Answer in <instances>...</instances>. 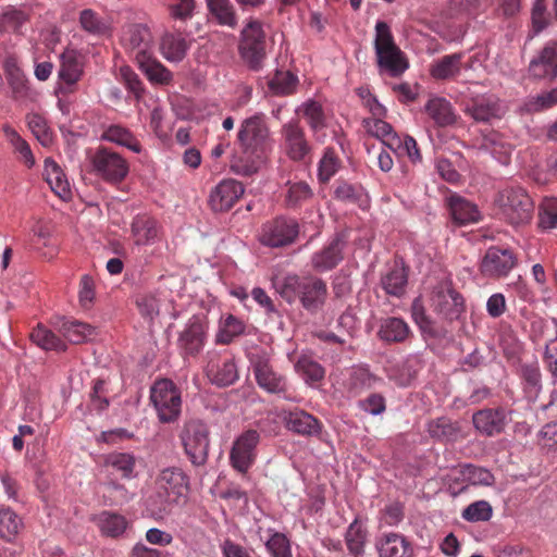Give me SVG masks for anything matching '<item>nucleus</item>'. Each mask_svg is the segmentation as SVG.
<instances>
[{
    "instance_id": "f257e3e1",
    "label": "nucleus",
    "mask_w": 557,
    "mask_h": 557,
    "mask_svg": "<svg viewBox=\"0 0 557 557\" xmlns=\"http://www.w3.org/2000/svg\"><path fill=\"white\" fill-rule=\"evenodd\" d=\"M494 203L500 218L513 226L527 224L533 216V200L520 186L500 189L495 196Z\"/></svg>"
},
{
    "instance_id": "f03ea898",
    "label": "nucleus",
    "mask_w": 557,
    "mask_h": 557,
    "mask_svg": "<svg viewBox=\"0 0 557 557\" xmlns=\"http://www.w3.org/2000/svg\"><path fill=\"white\" fill-rule=\"evenodd\" d=\"M209 435L210 431L205 421L191 418L184 422L178 436L193 466L200 467L207 463L210 446Z\"/></svg>"
},
{
    "instance_id": "7ed1b4c3",
    "label": "nucleus",
    "mask_w": 557,
    "mask_h": 557,
    "mask_svg": "<svg viewBox=\"0 0 557 557\" xmlns=\"http://www.w3.org/2000/svg\"><path fill=\"white\" fill-rule=\"evenodd\" d=\"M253 375L258 386L269 394L282 396L285 400L297 401L285 374L277 371L264 354L250 357Z\"/></svg>"
},
{
    "instance_id": "20e7f679",
    "label": "nucleus",
    "mask_w": 557,
    "mask_h": 557,
    "mask_svg": "<svg viewBox=\"0 0 557 557\" xmlns=\"http://www.w3.org/2000/svg\"><path fill=\"white\" fill-rule=\"evenodd\" d=\"M267 35L262 23L249 20L240 32L238 52L244 63L251 71H259L267 57Z\"/></svg>"
},
{
    "instance_id": "39448f33",
    "label": "nucleus",
    "mask_w": 557,
    "mask_h": 557,
    "mask_svg": "<svg viewBox=\"0 0 557 557\" xmlns=\"http://www.w3.org/2000/svg\"><path fill=\"white\" fill-rule=\"evenodd\" d=\"M158 509L165 511L172 504H178L187 498L189 478L177 467L163 469L157 478Z\"/></svg>"
},
{
    "instance_id": "423d86ee",
    "label": "nucleus",
    "mask_w": 557,
    "mask_h": 557,
    "mask_svg": "<svg viewBox=\"0 0 557 557\" xmlns=\"http://www.w3.org/2000/svg\"><path fill=\"white\" fill-rule=\"evenodd\" d=\"M374 48L379 65L386 69L393 76L401 74L408 67L386 22L379 21L375 25Z\"/></svg>"
},
{
    "instance_id": "0eeeda50",
    "label": "nucleus",
    "mask_w": 557,
    "mask_h": 557,
    "mask_svg": "<svg viewBox=\"0 0 557 557\" xmlns=\"http://www.w3.org/2000/svg\"><path fill=\"white\" fill-rule=\"evenodd\" d=\"M94 173L103 182L119 185L129 173L128 161L117 151L99 146L90 157Z\"/></svg>"
},
{
    "instance_id": "6e6552de",
    "label": "nucleus",
    "mask_w": 557,
    "mask_h": 557,
    "mask_svg": "<svg viewBox=\"0 0 557 557\" xmlns=\"http://www.w3.org/2000/svg\"><path fill=\"white\" fill-rule=\"evenodd\" d=\"M150 400L162 423L175 422L182 411L181 391L169 379H161L150 388Z\"/></svg>"
},
{
    "instance_id": "1a4fd4ad",
    "label": "nucleus",
    "mask_w": 557,
    "mask_h": 557,
    "mask_svg": "<svg viewBox=\"0 0 557 557\" xmlns=\"http://www.w3.org/2000/svg\"><path fill=\"white\" fill-rule=\"evenodd\" d=\"M281 146L284 153L294 162L309 164L312 161V145L298 120L285 123L281 128Z\"/></svg>"
},
{
    "instance_id": "9d476101",
    "label": "nucleus",
    "mask_w": 557,
    "mask_h": 557,
    "mask_svg": "<svg viewBox=\"0 0 557 557\" xmlns=\"http://www.w3.org/2000/svg\"><path fill=\"white\" fill-rule=\"evenodd\" d=\"M83 75L84 63L81 54L75 50H65L60 55L55 95L65 97L76 92Z\"/></svg>"
},
{
    "instance_id": "9b49d317",
    "label": "nucleus",
    "mask_w": 557,
    "mask_h": 557,
    "mask_svg": "<svg viewBox=\"0 0 557 557\" xmlns=\"http://www.w3.org/2000/svg\"><path fill=\"white\" fill-rule=\"evenodd\" d=\"M260 433L249 429L238 435L233 442L230 451V463L234 470L246 474L256 462Z\"/></svg>"
},
{
    "instance_id": "f8f14e48",
    "label": "nucleus",
    "mask_w": 557,
    "mask_h": 557,
    "mask_svg": "<svg viewBox=\"0 0 557 557\" xmlns=\"http://www.w3.org/2000/svg\"><path fill=\"white\" fill-rule=\"evenodd\" d=\"M432 306L434 312L446 322L459 320L465 312L462 296L448 281L441 282L434 288Z\"/></svg>"
},
{
    "instance_id": "ddd939ff",
    "label": "nucleus",
    "mask_w": 557,
    "mask_h": 557,
    "mask_svg": "<svg viewBox=\"0 0 557 557\" xmlns=\"http://www.w3.org/2000/svg\"><path fill=\"white\" fill-rule=\"evenodd\" d=\"M299 233V225L295 219L277 216L262 225L260 243L264 246L278 248L290 245Z\"/></svg>"
},
{
    "instance_id": "4468645a",
    "label": "nucleus",
    "mask_w": 557,
    "mask_h": 557,
    "mask_svg": "<svg viewBox=\"0 0 557 557\" xmlns=\"http://www.w3.org/2000/svg\"><path fill=\"white\" fill-rule=\"evenodd\" d=\"M268 137L269 128L262 114L246 119L242 123L237 135L242 149L262 152L264 154Z\"/></svg>"
},
{
    "instance_id": "2eb2a0df",
    "label": "nucleus",
    "mask_w": 557,
    "mask_h": 557,
    "mask_svg": "<svg viewBox=\"0 0 557 557\" xmlns=\"http://www.w3.org/2000/svg\"><path fill=\"white\" fill-rule=\"evenodd\" d=\"M517 263L512 250L490 247L481 261L480 271L485 277L498 280L506 277Z\"/></svg>"
},
{
    "instance_id": "dca6fc26",
    "label": "nucleus",
    "mask_w": 557,
    "mask_h": 557,
    "mask_svg": "<svg viewBox=\"0 0 557 557\" xmlns=\"http://www.w3.org/2000/svg\"><path fill=\"white\" fill-rule=\"evenodd\" d=\"M245 193L244 185L233 178L222 180L210 191L208 205L214 212H227Z\"/></svg>"
},
{
    "instance_id": "f3484780",
    "label": "nucleus",
    "mask_w": 557,
    "mask_h": 557,
    "mask_svg": "<svg viewBox=\"0 0 557 557\" xmlns=\"http://www.w3.org/2000/svg\"><path fill=\"white\" fill-rule=\"evenodd\" d=\"M207 323L202 317L193 315L180 333L177 345L185 356H197L205 345Z\"/></svg>"
},
{
    "instance_id": "a211bd4d",
    "label": "nucleus",
    "mask_w": 557,
    "mask_h": 557,
    "mask_svg": "<svg viewBox=\"0 0 557 557\" xmlns=\"http://www.w3.org/2000/svg\"><path fill=\"white\" fill-rule=\"evenodd\" d=\"M465 112L476 122L488 123L502 119L505 109L496 96L484 95L472 98L467 103Z\"/></svg>"
},
{
    "instance_id": "6ab92c4d",
    "label": "nucleus",
    "mask_w": 557,
    "mask_h": 557,
    "mask_svg": "<svg viewBox=\"0 0 557 557\" xmlns=\"http://www.w3.org/2000/svg\"><path fill=\"white\" fill-rule=\"evenodd\" d=\"M379 557H414L412 542L398 532H383L375 539Z\"/></svg>"
},
{
    "instance_id": "aec40b11",
    "label": "nucleus",
    "mask_w": 557,
    "mask_h": 557,
    "mask_svg": "<svg viewBox=\"0 0 557 557\" xmlns=\"http://www.w3.org/2000/svg\"><path fill=\"white\" fill-rule=\"evenodd\" d=\"M529 73L534 78L553 81L557 77V42L548 41L530 61Z\"/></svg>"
},
{
    "instance_id": "412c9836",
    "label": "nucleus",
    "mask_w": 557,
    "mask_h": 557,
    "mask_svg": "<svg viewBox=\"0 0 557 557\" xmlns=\"http://www.w3.org/2000/svg\"><path fill=\"white\" fill-rule=\"evenodd\" d=\"M206 373L210 382L216 386H230L238 380L237 366L228 356L214 355L210 358Z\"/></svg>"
},
{
    "instance_id": "4be33fe9",
    "label": "nucleus",
    "mask_w": 557,
    "mask_h": 557,
    "mask_svg": "<svg viewBox=\"0 0 557 557\" xmlns=\"http://www.w3.org/2000/svg\"><path fill=\"white\" fill-rule=\"evenodd\" d=\"M472 422L483 435L494 436L504 431L507 424V412L504 408L482 409L473 414Z\"/></svg>"
},
{
    "instance_id": "5701e85b",
    "label": "nucleus",
    "mask_w": 557,
    "mask_h": 557,
    "mask_svg": "<svg viewBox=\"0 0 557 557\" xmlns=\"http://www.w3.org/2000/svg\"><path fill=\"white\" fill-rule=\"evenodd\" d=\"M326 297L327 286L322 278L314 276L304 277L299 299L306 310L317 312L324 305Z\"/></svg>"
},
{
    "instance_id": "b1692460",
    "label": "nucleus",
    "mask_w": 557,
    "mask_h": 557,
    "mask_svg": "<svg viewBox=\"0 0 557 557\" xmlns=\"http://www.w3.org/2000/svg\"><path fill=\"white\" fill-rule=\"evenodd\" d=\"M121 44L134 57L141 51L151 52L152 35L144 24H129L123 28Z\"/></svg>"
},
{
    "instance_id": "393cba45",
    "label": "nucleus",
    "mask_w": 557,
    "mask_h": 557,
    "mask_svg": "<svg viewBox=\"0 0 557 557\" xmlns=\"http://www.w3.org/2000/svg\"><path fill=\"white\" fill-rule=\"evenodd\" d=\"M131 236L135 245H153L160 240V226L150 215L137 214L131 223Z\"/></svg>"
},
{
    "instance_id": "a878e982",
    "label": "nucleus",
    "mask_w": 557,
    "mask_h": 557,
    "mask_svg": "<svg viewBox=\"0 0 557 557\" xmlns=\"http://www.w3.org/2000/svg\"><path fill=\"white\" fill-rule=\"evenodd\" d=\"M287 430L301 436H319L322 423L311 413L305 410H293L284 417Z\"/></svg>"
},
{
    "instance_id": "bb28decb",
    "label": "nucleus",
    "mask_w": 557,
    "mask_h": 557,
    "mask_svg": "<svg viewBox=\"0 0 557 557\" xmlns=\"http://www.w3.org/2000/svg\"><path fill=\"white\" fill-rule=\"evenodd\" d=\"M344 242L339 236L334 237L320 251L311 257V265L317 272L331 271L343 260Z\"/></svg>"
},
{
    "instance_id": "cd10ccee",
    "label": "nucleus",
    "mask_w": 557,
    "mask_h": 557,
    "mask_svg": "<svg viewBox=\"0 0 557 557\" xmlns=\"http://www.w3.org/2000/svg\"><path fill=\"white\" fill-rule=\"evenodd\" d=\"M138 67L153 84L168 85L172 82L173 75L151 52L141 51L135 55Z\"/></svg>"
},
{
    "instance_id": "c85d7f7f",
    "label": "nucleus",
    "mask_w": 557,
    "mask_h": 557,
    "mask_svg": "<svg viewBox=\"0 0 557 557\" xmlns=\"http://www.w3.org/2000/svg\"><path fill=\"white\" fill-rule=\"evenodd\" d=\"M412 336L408 323L397 317H388L381 321L377 337L386 344H403Z\"/></svg>"
},
{
    "instance_id": "c756f323",
    "label": "nucleus",
    "mask_w": 557,
    "mask_h": 557,
    "mask_svg": "<svg viewBox=\"0 0 557 557\" xmlns=\"http://www.w3.org/2000/svg\"><path fill=\"white\" fill-rule=\"evenodd\" d=\"M8 84L15 100L27 99L30 96L29 83L14 57H8L3 62Z\"/></svg>"
},
{
    "instance_id": "7c9ffc66",
    "label": "nucleus",
    "mask_w": 557,
    "mask_h": 557,
    "mask_svg": "<svg viewBox=\"0 0 557 557\" xmlns=\"http://www.w3.org/2000/svg\"><path fill=\"white\" fill-rule=\"evenodd\" d=\"M100 139L124 147L134 153H141L144 151V148L136 135L122 124H111L106 126Z\"/></svg>"
},
{
    "instance_id": "2f4dec72",
    "label": "nucleus",
    "mask_w": 557,
    "mask_h": 557,
    "mask_svg": "<svg viewBox=\"0 0 557 557\" xmlns=\"http://www.w3.org/2000/svg\"><path fill=\"white\" fill-rule=\"evenodd\" d=\"M447 206L453 221L457 224L475 223L481 219L478 207L459 195H450L447 198Z\"/></svg>"
},
{
    "instance_id": "473e14b6",
    "label": "nucleus",
    "mask_w": 557,
    "mask_h": 557,
    "mask_svg": "<svg viewBox=\"0 0 557 557\" xmlns=\"http://www.w3.org/2000/svg\"><path fill=\"white\" fill-rule=\"evenodd\" d=\"M462 53L447 54L434 62L430 67V75L437 81L455 79L462 67H470L462 64Z\"/></svg>"
},
{
    "instance_id": "72a5a7b5",
    "label": "nucleus",
    "mask_w": 557,
    "mask_h": 557,
    "mask_svg": "<svg viewBox=\"0 0 557 557\" xmlns=\"http://www.w3.org/2000/svg\"><path fill=\"white\" fill-rule=\"evenodd\" d=\"M484 0H450L447 7L446 14L450 18L458 21L457 35L463 33V25L467 20L479 13Z\"/></svg>"
},
{
    "instance_id": "f704fd0d",
    "label": "nucleus",
    "mask_w": 557,
    "mask_h": 557,
    "mask_svg": "<svg viewBox=\"0 0 557 557\" xmlns=\"http://www.w3.org/2000/svg\"><path fill=\"white\" fill-rule=\"evenodd\" d=\"M425 112L440 126L445 127L456 122V114L451 103L442 97H433L425 103Z\"/></svg>"
},
{
    "instance_id": "c9c22d12",
    "label": "nucleus",
    "mask_w": 557,
    "mask_h": 557,
    "mask_svg": "<svg viewBox=\"0 0 557 557\" xmlns=\"http://www.w3.org/2000/svg\"><path fill=\"white\" fill-rule=\"evenodd\" d=\"M189 46L182 34L166 33L161 38L160 51L168 61L180 62L186 57Z\"/></svg>"
},
{
    "instance_id": "e433bc0d",
    "label": "nucleus",
    "mask_w": 557,
    "mask_h": 557,
    "mask_svg": "<svg viewBox=\"0 0 557 557\" xmlns=\"http://www.w3.org/2000/svg\"><path fill=\"white\" fill-rule=\"evenodd\" d=\"M264 159L265 154L262 152L243 149L242 154L232 158L230 166L232 172L237 175L251 176L259 171Z\"/></svg>"
},
{
    "instance_id": "4c0bfd02",
    "label": "nucleus",
    "mask_w": 557,
    "mask_h": 557,
    "mask_svg": "<svg viewBox=\"0 0 557 557\" xmlns=\"http://www.w3.org/2000/svg\"><path fill=\"white\" fill-rule=\"evenodd\" d=\"M44 177L55 195L62 199L71 196L70 184L62 169L52 159L45 160Z\"/></svg>"
},
{
    "instance_id": "58836bf2",
    "label": "nucleus",
    "mask_w": 557,
    "mask_h": 557,
    "mask_svg": "<svg viewBox=\"0 0 557 557\" xmlns=\"http://www.w3.org/2000/svg\"><path fill=\"white\" fill-rule=\"evenodd\" d=\"M411 317L419 326L421 333L431 338L441 339L446 337L448 331L445 327H437L434 322L426 315L422 304L416 299L411 305Z\"/></svg>"
},
{
    "instance_id": "ea45409f",
    "label": "nucleus",
    "mask_w": 557,
    "mask_h": 557,
    "mask_svg": "<svg viewBox=\"0 0 557 557\" xmlns=\"http://www.w3.org/2000/svg\"><path fill=\"white\" fill-rule=\"evenodd\" d=\"M519 375L522 381L523 391L529 400H535L542 389L540 367L536 362L523 363L520 367Z\"/></svg>"
},
{
    "instance_id": "a19ab883",
    "label": "nucleus",
    "mask_w": 557,
    "mask_h": 557,
    "mask_svg": "<svg viewBox=\"0 0 557 557\" xmlns=\"http://www.w3.org/2000/svg\"><path fill=\"white\" fill-rule=\"evenodd\" d=\"M479 148L491 152L500 163H506L511 152V145L506 143L503 135L497 132L484 134Z\"/></svg>"
},
{
    "instance_id": "79ce46f5",
    "label": "nucleus",
    "mask_w": 557,
    "mask_h": 557,
    "mask_svg": "<svg viewBox=\"0 0 557 557\" xmlns=\"http://www.w3.org/2000/svg\"><path fill=\"white\" fill-rule=\"evenodd\" d=\"M428 432L434 440L441 442H455L460 437V428L446 417L431 420L428 424Z\"/></svg>"
},
{
    "instance_id": "37998d69",
    "label": "nucleus",
    "mask_w": 557,
    "mask_h": 557,
    "mask_svg": "<svg viewBox=\"0 0 557 557\" xmlns=\"http://www.w3.org/2000/svg\"><path fill=\"white\" fill-rule=\"evenodd\" d=\"M296 113L304 116L310 129L313 132L323 129L326 126V114L323 106L313 99L305 101L296 110Z\"/></svg>"
},
{
    "instance_id": "c03bdc74",
    "label": "nucleus",
    "mask_w": 557,
    "mask_h": 557,
    "mask_svg": "<svg viewBox=\"0 0 557 557\" xmlns=\"http://www.w3.org/2000/svg\"><path fill=\"white\" fill-rule=\"evenodd\" d=\"M458 474L457 480L467 483V485L491 486L495 481L490 470L471 463L461 466Z\"/></svg>"
},
{
    "instance_id": "a18cd8bd",
    "label": "nucleus",
    "mask_w": 557,
    "mask_h": 557,
    "mask_svg": "<svg viewBox=\"0 0 557 557\" xmlns=\"http://www.w3.org/2000/svg\"><path fill=\"white\" fill-rule=\"evenodd\" d=\"M408 282V274L403 267L395 265L381 278V286L386 294L395 297L404 295Z\"/></svg>"
},
{
    "instance_id": "49530a36",
    "label": "nucleus",
    "mask_w": 557,
    "mask_h": 557,
    "mask_svg": "<svg viewBox=\"0 0 557 557\" xmlns=\"http://www.w3.org/2000/svg\"><path fill=\"white\" fill-rule=\"evenodd\" d=\"M97 525L103 535L117 537L126 530L127 521L125 517L120 513L102 511L97 517Z\"/></svg>"
},
{
    "instance_id": "de8ad7c7",
    "label": "nucleus",
    "mask_w": 557,
    "mask_h": 557,
    "mask_svg": "<svg viewBox=\"0 0 557 557\" xmlns=\"http://www.w3.org/2000/svg\"><path fill=\"white\" fill-rule=\"evenodd\" d=\"M29 336L35 345L45 350L63 351L66 349L65 343L42 324H38Z\"/></svg>"
},
{
    "instance_id": "09e8293b",
    "label": "nucleus",
    "mask_w": 557,
    "mask_h": 557,
    "mask_svg": "<svg viewBox=\"0 0 557 557\" xmlns=\"http://www.w3.org/2000/svg\"><path fill=\"white\" fill-rule=\"evenodd\" d=\"M60 331L63 336L73 344H82L96 334V329L90 324L81 321H64Z\"/></svg>"
},
{
    "instance_id": "8fccbe9b",
    "label": "nucleus",
    "mask_w": 557,
    "mask_h": 557,
    "mask_svg": "<svg viewBox=\"0 0 557 557\" xmlns=\"http://www.w3.org/2000/svg\"><path fill=\"white\" fill-rule=\"evenodd\" d=\"M245 323L233 314H227L220 320L216 342L228 345L233 339L245 332Z\"/></svg>"
},
{
    "instance_id": "3c124183",
    "label": "nucleus",
    "mask_w": 557,
    "mask_h": 557,
    "mask_svg": "<svg viewBox=\"0 0 557 557\" xmlns=\"http://www.w3.org/2000/svg\"><path fill=\"white\" fill-rule=\"evenodd\" d=\"M286 187L284 202L287 208H298L313 197V191L306 182H287Z\"/></svg>"
},
{
    "instance_id": "603ef678",
    "label": "nucleus",
    "mask_w": 557,
    "mask_h": 557,
    "mask_svg": "<svg viewBox=\"0 0 557 557\" xmlns=\"http://www.w3.org/2000/svg\"><path fill=\"white\" fill-rule=\"evenodd\" d=\"M2 131L8 141L14 148V151L18 154L20 161H22L27 168H32L35 164V158L27 141L8 124L3 125Z\"/></svg>"
},
{
    "instance_id": "864d4df0",
    "label": "nucleus",
    "mask_w": 557,
    "mask_h": 557,
    "mask_svg": "<svg viewBox=\"0 0 557 557\" xmlns=\"http://www.w3.org/2000/svg\"><path fill=\"white\" fill-rule=\"evenodd\" d=\"M302 282L304 277L287 275L283 278H274L272 285L282 298L292 304L300 297Z\"/></svg>"
},
{
    "instance_id": "5fc2aeb1",
    "label": "nucleus",
    "mask_w": 557,
    "mask_h": 557,
    "mask_svg": "<svg viewBox=\"0 0 557 557\" xmlns=\"http://www.w3.org/2000/svg\"><path fill=\"white\" fill-rule=\"evenodd\" d=\"M210 13L216 18L221 25L236 27L237 16L234 5L230 0H207Z\"/></svg>"
},
{
    "instance_id": "6e6d98bb",
    "label": "nucleus",
    "mask_w": 557,
    "mask_h": 557,
    "mask_svg": "<svg viewBox=\"0 0 557 557\" xmlns=\"http://www.w3.org/2000/svg\"><path fill=\"white\" fill-rule=\"evenodd\" d=\"M295 370L308 384L321 382L325 375L324 368L309 356L299 357Z\"/></svg>"
},
{
    "instance_id": "4d7b16f0",
    "label": "nucleus",
    "mask_w": 557,
    "mask_h": 557,
    "mask_svg": "<svg viewBox=\"0 0 557 557\" xmlns=\"http://www.w3.org/2000/svg\"><path fill=\"white\" fill-rule=\"evenodd\" d=\"M298 78L288 71H276L269 81V88L274 95L287 96L292 95L297 87Z\"/></svg>"
},
{
    "instance_id": "13d9d810",
    "label": "nucleus",
    "mask_w": 557,
    "mask_h": 557,
    "mask_svg": "<svg viewBox=\"0 0 557 557\" xmlns=\"http://www.w3.org/2000/svg\"><path fill=\"white\" fill-rule=\"evenodd\" d=\"M106 465L120 472L123 479H131L134 476L136 459L128 453H112L108 455Z\"/></svg>"
},
{
    "instance_id": "bf43d9fd",
    "label": "nucleus",
    "mask_w": 557,
    "mask_h": 557,
    "mask_svg": "<svg viewBox=\"0 0 557 557\" xmlns=\"http://www.w3.org/2000/svg\"><path fill=\"white\" fill-rule=\"evenodd\" d=\"M22 519L9 507L0 508V537L11 541L22 528Z\"/></svg>"
},
{
    "instance_id": "052dcab7",
    "label": "nucleus",
    "mask_w": 557,
    "mask_h": 557,
    "mask_svg": "<svg viewBox=\"0 0 557 557\" xmlns=\"http://www.w3.org/2000/svg\"><path fill=\"white\" fill-rule=\"evenodd\" d=\"M81 27L92 35H104L109 30V23L91 9H85L79 13Z\"/></svg>"
},
{
    "instance_id": "680f3d73",
    "label": "nucleus",
    "mask_w": 557,
    "mask_h": 557,
    "mask_svg": "<svg viewBox=\"0 0 557 557\" xmlns=\"http://www.w3.org/2000/svg\"><path fill=\"white\" fill-rule=\"evenodd\" d=\"M539 227L549 231L557 227V198H545L539 213Z\"/></svg>"
},
{
    "instance_id": "e2e57ef3",
    "label": "nucleus",
    "mask_w": 557,
    "mask_h": 557,
    "mask_svg": "<svg viewBox=\"0 0 557 557\" xmlns=\"http://www.w3.org/2000/svg\"><path fill=\"white\" fill-rule=\"evenodd\" d=\"M29 129L36 138L44 145L48 146L52 141V134L48 127L46 119L38 113H29L26 115Z\"/></svg>"
},
{
    "instance_id": "0e129e2a",
    "label": "nucleus",
    "mask_w": 557,
    "mask_h": 557,
    "mask_svg": "<svg viewBox=\"0 0 557 557\" xmlns=\"http://www.w3.org/2000/svg\"><path fill=\"white\" fill-rule=\"evenodd\" d=\"M493 513L492 506L486 500H476L467 506L461 513V517L469 522L487 521Z\"/></svg>"
},
{
    "instance_id": "69168bd1",
    "label": "nucleus",
    "mask_w": 557,
    "mask_h": 557,
    "mask_svg": "<svg viewBox=\"0 0 557 557\" xmlns=\"http://www.w3.org/2000/svg\"><path fill=\"white\" fill-rule=\"evenodd\" d=\"M345 540L350 553L357 555L362 552L366 541V531L357 520L349 525Z\"/></svg>"
},
{
    "instance_id": "338daca9",
    "label": "nucleus",
    "mask_w": 557,
    "mask_h": 557,
    "mask_svg": "<svg viewBox=\"0 0 557 557\" xmlns=\"http://www.w3.org/2000/svg\"><path fill=\"white\" fill-rule=\"evenodd\" d=\"M265 547L273 557H293L289 540L283 533L272 534L265 542Z\"/></svg>"
},
{
    "instance_id": "774afa93",
    "label": "nucleus",
    "mask_w": 557,
    "mask_h": 557,
    "mask_svg": "<svg viewBox=\"0 0 557 557\" xmlns=\"http://www.w3.org/2000/svg\"><path fill=\"white\" fill-rule=\"evenodd\" d=\"M136 306L143 318L152 321L160 309V301L153 294H139L136 297Z\"/></svg>"
}]
</instances>
